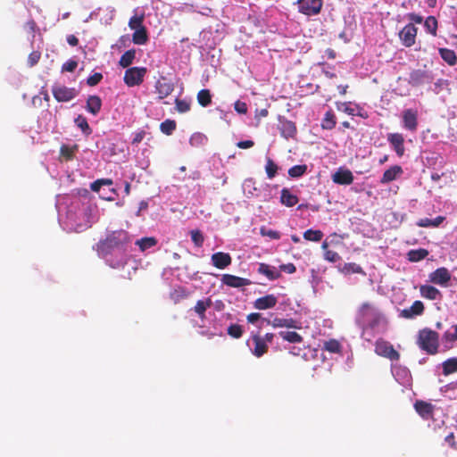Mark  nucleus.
<instances>
[{
    "label": "nucleus",
    "instance_id": "37",
    "mask_svg": "<svg viewBox=\"0 0 457 457\" xmlns=\"http://www.w3.org/2000/svg\"><path fill=\"white\" fill-rule=\"evenodd\" d=\"M342 272L345 275H350L353 273L365 274L363 269L355 262L345 263L342 268Z\"/></svg>",
    "mask_w": 457,
    "mask_h": 457
},
{
    "label": "nucleus",
    "instance_id": "32",
    "mask_svg": "<svg viewBox=\"0 0 457 457\" xmlns=\"http://www.w3.org/2000/svg\"><path fill=\"white\" fill-rule=\"evenodd\" d=\"M442 367L445 376L457 372V357L447 359L442 363Z\"/></svg>",
    "mask_w": 457,
    "mask_h": 457
},
{
    "label": "nucleus",
    "instance_id": "41",
    "mask_svg": "<svg viewBox=\"0 0 457 457\" xmlns=\"http://www.w3.org/2000/svg\"><path fill=\"white\" fill-rule=\"evenodd\" d=\"M157 244L155 237H143L136 242V245L139 246L141 251H145L154 246Z\"/></svg>",
    "mask_w": 457,
    "mask_h": 457
},
{
    "label": "nucleus",
    "instance_id": "53",
    "mask_svg": "<svg viewBox=\"0 0 457 457\" xmlns=\"http://www.w3.org/2000/svg\"><path fill=\"white\" fill-rule=\"evenodd\" d=\"M175 105H176V110L180 113L187 112L190 110V104L188 102H187L186 100H181V99L176 98Z\"/></svg>",
    "mask_w": 457,
    "mask_h": 457
},
{
    "label": "nucleus",
    "instance_id": "29",
    "mask_svg": "<svg viewBox=\"0 0 457 457\" xmlns=\"http://www.w3.org/2000/svg\"><path fill=\"white\" fill-rule=\"evenodd\" d=\"M278 335L283 340L293 344H299L303 340V337L295 331H280Z\"/></svg>",
    "mask_w": 457,
    "mask_h": 457
},
{
    "label": "nucleus",
    "instance_id": "60",
    "mask_svg": "<svg viewBox=\"0 0 457 457\" xmlns=\"http://www.w3.org/2000/svg\"><path fill=\"white\" fill-rule=\"evenodd\" d=\"M145 136V130H140V131L135 133L134 137L132 139V144L133 145L139 144L144 139Z\"/></svg>",
    "mask_w": 457,
    "mask_h": 457
},
{
    "label": "nucleus",
    "instance_id": "58",
    "mask_svg": "<svg viewBox=\"0 0 457 457\" xmlns=\"http://www.w3.org/2000/svg\"><path fill=\"white\" fill-rule=\"evenodd\" d=\"M372 310L373 306L370 303H363L360 308V314L361 316L365 317Z\"/></svg>",
    "mask_w": 457,
    "mask_h": 457
},
{
    "label": "nucleus",
    "instance_id": "15",
    "mask_svg": "<svg viewBox=\"0 0 457 457\" xmlns=\"http://www.w3.org/2000/svg\"><path fill=\"white\" fill-rule=\"evenodd\" d=\"M221 282L230 287H242L252 284L251 280L245 278H240L231 274H224L221 278Z\"/></svg>",
    "mask_w": 457,
    "mask_h": 457
},
{
    "label": "nucleus",
    "instance_id": "26",
    "mask_svg": "<svg viewBox=\"0 0 457 457\" xmlns=\"http://www.w3.org/2000/svg\"><path fill=\"white\" fill-rule=\"evenodd\" d=\"M212 304L211 298H206L204 300H199L196 302L194 311L198 315L201 320L205 318V312L208 308H210Z\"/></svg>",
    "mask_w": 457,
    "mask_h": 457
},
{
    "label": "nucleus",
    "instance_id": "64",
    "mask_svg": "<svg viewBox=\"0 0 457 457\" xmlns=\"http://www.w3.org/2000/svg\"><path fill=\"white\" fill-rule=\"evenodd\" d=\"M262 315L261 313H258V312H252L250 314L247 315L246 317V320L249 323H255L257 320H259L261 319Z\"/></svg>",
    "mask_w": 457,
    "mask_h": 457
},
{
    "label": "nucleus",
    "instance_id": "55",
    "mask_svg": "<svg viewBox=\"0 0 457 457\" xmlns=\"http://www.w3.org/2000/svg\"><path fill=\"white\" fill-rule=\"evenodd\" d=\"M41 53L39 51H33L29 54L28 65L29 67L35 66L40 60Z\"/></svg>",
    "mask_w": 457,
    "mask_h": 457
},
{
    "label": "nucleus",
    "instance_id": "27",
    "mask_svg": "<svg viewBox=\"0 0 457 457\" xmlns=\"http://www.w3.org/2000/svg\"><path fill=\"white\" fill-rule=\"evenodd\" d=\"M132 41L136 45H145L148 41V34L145 26L134 29Z\"/></svg>",
    "mask_w": 457,
    "mask_h": 457
},
{
    "label": "nucleus",
    "instance_id": "59",
    "mask_svg": "<svg viewBox=\"0 0 457 457\" xmlns=\"http://www.w3.org/2000/svg\"><path fill=\"white\" fill-rule=\"evenodd\" d=\"M445 441L452 447L456 448L457 447V442L455 440V436L453 432L449 433L445 437Z\"/></svg>",
    "mask_w": 457,
    "mask_h": 457
},
{
    "label": "nucleus",
    "instance_id": "3",
    "mask_svg": "<svg viewBox=\"0 0 457 457\" xmlns=\"http://www.w3.org/2000/svg\"><path fill=\"white\" fill-rule=\"evenodd\" d=\"M147 72L145 67H131L126 70L124 74V83L128 87L139 86L144 81V78Z\"/></svg>",
    "mask_w": 457,
    "mask_h": 457
},
{
    "label": "nucleus",
    "instance_id": "38",
    "mask_svg": "<svg viewBox=\"0 0 457 457\" xmlns=\"http://www.w3.org/2000/svg\"><path fill=\"white\" fill-rule=\"evenodd\" d=\"M258 272L265 275L269 279L274 280L279 277V273L274 271L268 264L261 263L258 268Z\"/></svg>",
    "mask_w": 457,
    "mask_h": 457
},
{
    "label": "nucleus",
    "instance_id": "8",
    "mask_svg": "<svg viewBox=\"0 0 457 457\" xmlns=\"http://www.w3.org/2000/svg\"><path fill=\"white\" fill-rule=\"evenodd\" d=\"M174 84L165 76H161L155 82L154 88L158 98L162 100L174 91Z\"/></svg>",
    "mask_w": 457,
    "mask_h": 457
},
{
    "label": "nucleus",
    "instance_id": "7",
    "mask_svg": "<svg viewBox=\"0 0 457 457\" xmlns=\"http://www.w3.org/2000/svg\"><path fill=\"white\" fill-rule=\"evenodd\" d=\"M433 76L430 71L425 70H413L410 72L408 83L411 87H420L430 83Z\"/></svg>",
    "mask_w": 457,
    "mask_h": 457
},
{
    "label": "nucleus",
    "instance_id": "14",
    "mask_svg": "<svg viewBox=\"0 0 457 457\" xmlns=\"http://www.w3.org/2000/svg\"><path fill=\"white\" fill-rule=\"evenodd\" d=\"M354 177L352 171L348 169H338L333 175L332 180L338 185H351L353 182Z\"/></svg>",
    "mask_w": 457,
    "mask_h": 457
},
{
    "label": "nucleus",
    "instance_id": "23",
    "mask_svg": "<svg viewBox=\"0 0 457 457\" xmlns=\"http://www.w3.org/2000/svg\"><path fill=\"white\" fill-rule=\"evenodd\" d=\"M253 341L254 344V348L253 350V355L256 357H262L268 351L267 344L265 340L259 335L253 336Z\"/></svg>",
    "mask_w": 457,
    "mask_h": 457
},
{
    "label": "nucleus",
    "instance_id": "24",
    "mask_svg": "<svg viewBox=\"0 0 457 457\" xmlns=\"http://www.w3.org/2000/svg\"><path fill=\"white\" fill-rule=\"evenodd\" d=\"M102 107V100L98 96H89L87 100L86 109L93 115H96Z\"/></svg>",
    "mask_w": 457,
    "mask_h": 457
},
{
    "label": "nucleus",
    "instance_id": "42",
    "mask_svg": "<svg viewBox=\"0 0 457 457\" xmlns=\"http://www.w3.org/2000/svg\"><path fill=\"white\" fill-rule=\"evenodd\" d=\"M177 124L173 120H165L160 125L161 131L165 135H171L173 131L176 129Z\"/></svg>",
    "mask_w": 457,
    "mask_h": 457
},
{
    "label": "nucleus",
    "instance_id": "18",
    "mask_svg": "<svg viewBox=\"0 0 457 457\" xmlns=\"http://www.w3.org/2000/svg\"><path fill=\"white\" fill-rule=\"evenodd\" d=\"M278 129L281 136L286 139L294 138L297 133L295 122L288 120H281Z\"/></svg>",
    "mask_w": 457,
    "mask_h": 457
},
{
    "label": "nucleus",
    "instance_id": "12",
    "mask_svg": "<svg viewBox=\"0 0 457 457\" xmlns=\"http://www.w3.org/2000/svg\"><path fill=\"white\" fill-rule=\"evenodd\" d=\"M450 279L451 273L445 267L438 268L429 274V280L436 285L447 286Z\"/></svg>",
    "mask_w": 457,
    "mask_h": 457
},
{
    "label": "nucleus",
    "instance_id": "49",
    "mask_svg": "<svg viewBox=\"0 0 457 457\" xmlns=\"http://www.w3.org/2000/svg\"><path fill=\"white\" fill-rule=\"evenodd\" d=\"M77 149V145L71 147L67 145H62L60 149L61 155L66 160H71L74 156V152Z\"/></svg>",
    "mask_w": 457,
    "mask_h": 457
},
{
    "label": "nucleus",
    "instance_id": "21",
    "mask_svg": "<svg viewBox=\"0 0 457 457\" xmlns=\"http://www.w3.org/2000/svg\"><path fill=\"white\" fill-rule=\"evenodd\" d=\"M403 173V169L399 165H394L387 169L380 179L381 184H387L395 179Z\"/></svg>",
    "mask_w": 457,
    "mask_h": 457
},
{
    "label": "nucleus",
    "instance_id": "62",
    "mask_svg": "<svg viewBox=\"0 0 457 457\" xmlns=\"http://www.w3.org/2000/svg\"><path fill=\"white\" fill-rule=\"evenodd\" d=\"M235 110L239 113H245L247 112V106L245 103L237 101L235 104Z\"/></svg>",
    "mask_w": 457,
    "mask_h": 457
},
{
    "label": "nucleus",
    "instance_id": "50",
    "mask_svg": "<svg viewBox=\"0 0 457 457\" xmlns=\"http://www.w3.org/2000/svg\"><path fill=\"white\" fill-rule=\"evenodd\" d=\"M228 334L233 338H240L243 335V328L238 324H231L228 328Z\"/></svg>",
    "mask_w": 457,
    "mask_h": 457
},
{
    "label": "nucleus",
    "instance_id": "22",
    "mask_svg": "<svg viewBox=\"0 0 457 457\" xmlns=\"http://www.w3.org/2000/svg\"><path fill=\"white\" fill-rule=\"evenodd\" d=\"M422 297L428 300H436L442 297L441 292L435 287L429 285H423L420 288Z\"/></svg>",
    "mask_w": 457,
    "mask_h": 457
},
{
    "label": "nucleus",
    "instance_id": "40",
    "mask_svg": "<svg viewBox=\"0 0 457 457\" xmlns=\"http://www.w3.org/2000/svg\"><path fill=\"white\" fill-rule=\"evenodd\" d=\"M278 170V164L270 157L266 159L265 171L269 179H273Z\"/></svg>",
    "mask_w": 457,
    "mask_h": 457
},
{
    "label": "nucleus",
    "instance_id": "25",
    "mask_svg": "<svg viewBox=\"0 0 457 457\" xmlns=\"http://www.w3.org/2000/svg\"><path fill=\"white\" fill-rule=\"evenodd\" d=\"M298 197L293 195L288 188H283L280 195V203L287 207H293L298 203Z\"/></svg>",
    "mask_w": 457,
    "mask_h": 457
},
{
    "label": "nucleus",
    "instance_id": "61",
    "mask_svg": "<svg viewBox=\"0 0 457 457\" xmlns=\"http://www.w3.org/2000/svg\"><path fill=\"white\" fill-rule=\"evenodd\" d=\"M338 110L343 111L349 115L354 114V109L351 108L348 103H342L340 106H338Z\"/></svg>",
    "mask_w": 457,
    "mask_h": 457
},
{
    "label": "nucleus",
    "instance_id": "57",
    "mask_svg": "<svg viewBox=\"0 0 457 457\" xmlns=\"http://www.w3.org/2000/svg\"><path fill=\"white\" fill-rule=\"evenodd\" d=\"M77 66H78L77 61H75V60H69L65 63L62 64V71L72 72V71H75Z\"/></svg>",
    "mask_w": 457,
    "mask_h": 457
},
{
    "label": "nucleus",
    "instance_id": "34",
    "mask_svg": "<svg viewBox=\"0 0 457 457\" xmlns=\"http://www.w3.org/2000/svg\"><path fill=\"white\" fill-rule=\"evenodd\" d=\"M136 57V50L135 49H129L126 51L120 57L119 61V64L122 68H128L132 64L134 59Z\"/></svg>",
    "mask_w": 457,
    "mask_h": 457
},
{
    "label": "nucleus",
    "instance_id": "30",
    "mask_svg": "<svg viewBox=\"0 0 457 457\" xmlns=\"http://www.w3.org/2000/svg\"><path fill=\"white\" fill-rule=\"evenodd\" d=\"M439 54L441 58L449 65L453 66L457 62V56L453 50L448 48H440Z\"/></svg>",
    "mask_w": 457,
    "mask_h": 457
},
{
    "label": "nucleus",
    "instance_id": "31",
    "mask_svg": "<svg viewBox=\"0 0 457 457\" xmlns=\"http://www.w3.org/2000/svg\"><path fill=\"white\" fill-rule=\"evenodd\" d=\"M337 119L335 113L329 110L328 111L321 122V127L323 129H333L336 127Z\"/></svg>",
    "mask_w": 457,
    "mask_h": 457
},
{
    "label": "nucleus",
    "instance_id": "6",
    "mask_svg": "<svg viewBox=\"0 0 457 457\" xmlns=\"http://www.w3.org/2000/svg\"><path fill=\"white\" fill-rule=\"evenodd\" d=\"M418 28L414 24H406L399 32V39L405 47L412 46L416 42Z\"/></svg>",
    "mask_w": 457,
    "mask_h": 457
},
{
    "label": "nucleus",
    "instance_id": "47",
    "mask_svg": "<svg viewBox=\"0 0 457 457\" xmlns=\"http://www.w3.org/2000/svg\"><path fill=\"white\" fill-rule=\"evenodd\" d=\"M145 20V15L142 13L141 15H134L129 21V27L130 29L134 30L136 29H139L143 27V22Z\"/></svg>",
    "mask_w": 457,
    "mask_h": 457
},
{
    "label": "nucleus",
    "instance_id": "33",
    "mask_svg": "<svg viewBox=\"0 0 457 457\" xmlns=\"http://www.w3.org/2000/svg\"><path fill=\"white\" fill-rule=\"evenodd\" d=\"M445 220V218L444 216H437L434 220H431L428 218H424V219H420L417 222V225L421 228H428V227L436 228V227H439Z\"/></svg>",
    "mask_w": 457,
    "mask_h": 457
},
{
    "label": "nucleus",
    "instance_id": "13",
    "mask_svg": "<svg viewBox=\"0 0 457 457\" xmlns=\"http://www.w3.org/2000/svg\"><path fill=\"white\" fill-rule=\"evenodd\" d=\"M387 141L399 157L404 154V137L401 133H389L387 135Z\"/></svg>",
    "mask_w": 457,
    "mask_h": 457
},
{
    "label": "nucleus",
    "instance_id": "45",
    "mask_svg": "<svg viewBox=\"0 0 457 457\" xmlns=\"http://www.w3.org/2000/svg\"><path fill=\"white\" fill-rule=\"evenodd\" d=\"M307 171V165H295L288 170V175L291 178H300Z\"/></svg>",
    "mask_w": 457,
    "mask_h": 457
},
{
    "label": "nucleus",
    "instance_id": "20",
    "mask_svg": "<svg viewBox=\"0 0 457 457\" xmlns=\"http://www.w3.org/2000/svg\"><path fill=\"white\" fill-rule=\"evenodd\" d=\"M424 312V304L421 301H415L408 309L401 312V317L404 319H412L414 316L421 315Z\"/></svg>",
    "mask_w": 457,
    "mask_h": 457
},
{
    "label": "nucleus",
    "instance_id": "1",
    "mask_svg": "<svg viewBox=\"0 0 457 457\" xmlns=\"http://www.w3.org/2000/svg\"><path fill=\"white\" fill-rule=\"evenodd\" d=\"M418 345L428 354H436L439 346L438 333L430 328H424L420 330L418 336Z\"/></svg>",
    "mask_w": 457,
    "mask_h": 457
},
{
    "label": "nucleus",
    "instance_id": "28",
    "mask_svg": "<svg viewBox=\"0 0 457 457\" xmlns=\"http://www.w3.org/2000/svg\"><path fill=\"white\" fill-rule=\"evenodd\" d=\"M428 251L424 248L412 249L407 253L408 260L411 262H417L425 259L428 255Z\"/></svg>",
    "mask_w": 457,
    "mask_h": 457
},
{
    "label": "nucleus",
    "instance_id": "56",
    "mask_svg": "<svg viewBox=\"0 0 457 457\" xmlns=\"http://www.w3.org/2000/svg\"><path fill=\"white\" fill-rule=\"evenodd\" d=\"M103 79V75L100 72H96L89 76L87 79V83L90 87L96 86Z\"/></svg>",
    "mask_w": 457,
    "mask_h": 457
},
{
    "label": "nucleus",
    "instance_id": "48",
    "mask_svg": "<svg viewBox=\"0 0 457 457\" xmlns=\"http://www.w3.org/2000/svg\"><path fill=\"white\" fill-rule=\"evenodd\" d=\"M327 247H328V243L327 242H323L322 243V248L326 249V251L324 253L325 260H327V261H328L330 262H337L340 259L339 254L337 252L333 251V250H328Z\"/></svg>",
    "mask_w": 457,
    "mask_h": 457
},
{
    "label": "nucleus",
    "instance_id": "52",
    "mask_svg": "<svg viewBox=\"0 0 457 457\" xmlns=\"http://www.w3.org/2000/svg\"><path fill=\"white\" fill-rule=\"evenodd\" d=\"M444 339L449 342L457 341V324L453 325L450 329L445 332Z\"/></svg>",
    "mask_w": 457,
    "mask_h": 457
},
{
    "label": "nucleus",
    "instance_id": "36",
    "mask_svg": "<svg viewBox=\"0 0 457 457\" xmlns=\"http://www.w3.org/2000/svg\"><path fill=\"white\" fill-rule=\"evenodd\" d=\"M322 349L332 353H339L342 351V345L337 339H330L324 342Z\"/></svg>",
    "mask_w": 457,
    "mask_h": 457
},
{
    "label": "nucleus",
    "instance_id": "4",
    "mask_svg": "<svg viewBox=\"0 0 457 457\" xmlns=\"http://www.w3.org/2000/svg\"><path fill=\"white\" fill-rule=\"evenodd\" d=\"M375 352L378 355L388 358L391 361H398L400 359V354L394 348L393 345L383 339L376 341Z\"/></svg>",
    "mask_w": 457,
    "mask_h": 457
},
{
    "label": "nucleus",
    "instance_id": "9",
    "mask_svg": "<svg viewBox=\"0 0 457 457\" xmlns=\"http://www.w3.org/2000/svg\"><path fill=\"white\" fill-rule=\"evenodd\" d=\"M52 93L55 100L58 102H68L77 96V91L75 88H71L61 85L53 86Z\"/></svg>",
    "mask_w": 457,
    "mask_h": 457
},
{
    "label": "nucleus",
    "instance_id": "44",
    "mask_svg": "<svg viewBox=\"0 0 457 457\" xmlns=\"http://www.w3.org/2000/svg\"><path fill=\"white\" fill-rule=\"evenodd\" d=\"M424 26L432 36H436L437 20L434 16H428L424 21Z\"/></svg>",
    "mask_w": 457,
    "mask_h": 457
},
{
    "label": "nucleus",
    "instance_id": "16",
    "mask_svg": "<svg viewBox=\"0 0 457 457\" xmlns=\"http://www.w3.org/2000/svg\"><path fill=\"white\" fill-rule=\"evenodd\" d=\"M278 303V298L274 295H266L257 298L253 302V307L257 310H267L273 308Z\"/></svg>",
    "mask_w": 457,
    "mask_h": 457
},
{
    "label": "nucleus",
    "instance_id": "51",
    "mask_svg": "<svg viewBox=\"0 0 457 457\" xmlns=\"http://www.w3.org/2000/svg\"><path fill=\"white\" fill-rule=\"evenodd\" d=\"M190 234H191V239H192L193 243L195 244V245L197 247L202 246L204 244V241L203 233L200 230L195 229V230H192L190 232Z\"/></svg>",
    "mask_w": 457,
    "mask_h": 457
},
{
    "label": "nucleus",
    "instance_id": "17",
    "mask_svg": "<svg viewBox=\"0 0 457 457\" xmlns=\"http://www.w3.org/2000/svg\"><path fill=\"white\" fill-rule=\"evenodd\" d=\"M231 262V256L228 253L217 252L212 255V265L220 270L229 266Z\"/></svg>",
    "mask_w": 457,
    "mask_h": 457
},
{
    "label": "nucleus",
    "instance_id": "5",
    "mask_svg": "<svg viewBox=\"0 0 457 457\" xmlns=\"http://www.w3.org/2000/svg\"><path fill=\"white\" fill-rule=\"evenodd\" d=\"M298 10L307 16L317 15L323 5L322 0H297Z\"/></svg>",
    "mask_w": 457,
    "mask_h": 457
},
{
    "label": "nucleus",
    "instance_id": "46",
    "mask_svg": "<svg viewBox=\"0 0 457 457\" xmlns=\"http://www.w3.org/2000/svg\"><path fill=\"white\" fill-rule=\"evenodd\" d=\"M443 90H447V91H450V88H449V81L447 79H437L435 83H434V87L432 88V91L438 95L440 94Z\"/></svg>",
    "mask_w": 457,
    "mask_h": 457
},
{
    "label": "nucleus",
    "instance_id": "19",
    "mask_svg": "<svg viewBox=\"0 0 457 457\" xmlns=\"http://www.w3.org/2000/svg\"><path fill=\"white\" fill-rule=\"evenodd\" d=\"M414 408L419 415H420L425 420L432 417L434 412V405L422 400L416 401L414 403Z\"/></svg>",
    "mask_w": 457,
    "mask_h": 457
},
{
    "label": "nucleus",
    "instance_id": "63",
    "mask_svg": "<svg viewBox=\"0 0 457 457\" xmlns=\"http://www.w3.org/2000/svg\"><path fill=\"white\" fill-rule=\"evenodd\" d=\"M254 145V142L253 140H245V141H239L237 144V146L241 149H247Z\"/></svg>",
    "mask_w": 457,
    "mask_h": 457
},
{
    "label": "nucleus",
    "instance_id": "54",
    "mask_svg": "<svg viewBox=\"0 0 457 457\" xmlns=\"http://www.w3.org/2000/svg\"><path fill=\"white\" fill-rule=\"evenodd\" d=\"M260 233L263 237H269L271 239L278 240L280 238V233L276 230L269 229L265 227L260 228Z\"/></svg>",
    "mask_w": 457,
    "mask_h": 457
},
{
    "label": "nucleus",
    "instance_id": "10",
    "mask_svg": "<svg viewBox=\"0 0 457 457\" xmlns=\"http://www.w3.org/2000/svg\"><path fill=\"white\" fill-rule=\"evenodd\" d=\"M267 324L270 325L273 328H295L300 329L302 328L301 322L294 320L292 318L285 319V318H274L272 320L264 319L263 320Z\"/></svg>",
    "mask_w": 457,
    "mask_h": 457
},
{
    "label": "nucleus",
    "instance_id": "2",
    "mask_svg": "<svg viewBox=\"0 0 457 457\" xmlns=\"http://www.w3.org/2000/svg\"><path fill=\"white\" fill-rule=\"evenodd\" d=\"M130 241L129 233L123 229L109 233L104 240L100 241V246L103 250H112L122 248Z\"/></svg>",
    "mask_w": 457,
    "mask_h": 457
},
{
    "label": "nucleus",
    "instance_id": "43",
    "mask_svg": "<svg viewBox=\"0 0 457 457\" xmlns=\"http://www.w3.org/2000/svg\"><path fill=\"white\" fill-rule=\"evenodd\" d=\"M74 121L75 124L82 130V132L85 135L88 136L92 133V129L89 127L88 122L84 116L79 115Z\"/></svg>",
    "mask_w": 457,
    "mask_h": 457
},
{
    "label": "nucleus",
    "instance_id": "39",
    "mask_svg": "<svg viewBox=\"0 0 457 457\" xmlns=\"http://www.w3.org/2000/svg\"><path fill=\"white\" fill-rule=\"evenodd\" d=\"M323 232L319 229H307L303 232V238L308 241L320 242L323 237Z\"/></svg>",
    "mask_w": 457,
    "mask_h": 457
},
{
    "label": "nucleus",
    "instance_id": "11",
    "mask_svg": "<svg viewBox=\"0 0 457 457\" xmlns=\"http://www.w3.org/2000/svg\"><path fill=\"white\" fill-rule=\"evenodd\" d=\"M403 126L410 131H415L418 128V112L413 109H406L403 112Z\"/></svg>",
    "mask_w": 457,
    "mask_h": 457
},
{
    "label": "nucleus",
    "instance_id": "35",
    "mask_svg": "<svg viewBox=\"0 0 457 457\" xmlns=\"http://www.w3.org/2000/svg\"><path fill=\"white\" fill-rule=\"evenodd\" d=\"M197 102L203 107H207L212 104V95L209 89H201L197 93Z\"/></svg>",
    "mask_w": 457,
    "mask_h": 457
}]
</instances>
